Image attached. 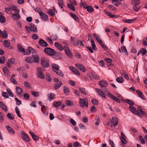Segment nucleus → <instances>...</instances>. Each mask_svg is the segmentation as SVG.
Segmentation results:
<instances>
[{
	"instance_id": "72a5a7b5",
	"label": "nucleus",
	"mask_w": 147,
	"mask_h": 147,
	"mask_svg": "<svg viewBox=\"0 0 147 147\" xmlns=\"http://www.w3.org/2000/svg\"><path fill=\"white\" fill-rule=\"evenodd\" d=\"M18 48L19 51L22 53H24L25 52V49L22 47L20 44H18L17 46Z\"/></svg>"
},
{
	"instance_id": "f8f14e48",
	"label": "nucleus",
	"mask_w": 147,
	"mask_h": 147,
	"mask_svg": "<svg viewBox=\"0 0 147 147\" xmlns=\"http://www.w3.org/2000/svg\"><path fill=\"white\" fill-rule=\"evenodd\" d=\"M137 112V113H136V115H137L138 116H140L142 115H147L143 111L142 108L140 107L138 108Z\"/></svg>"
},
{
	"instance_id": "5701e85b",
	"label": "nucleus",
	"mask_w": 147,
	"mask_h": 147,
	"mask_svg": "<svg viewBox=\"0 0 147 147\" xmlns=\"http://www.w3.org/2000/svg\"><path fill=\"white\" fill-rule=\"evenodd\" d=\"M55 46L56 48L60 51H61L63 49V48L62 46L61 45L57 42H55Z\"/></svg>"
},
{
	"instance_id": "473e14b6",
	"label": "nucleus",
	"mask_w": 147,
	"mask_h": 147,
	"mask_svg": "<svg viewBox=\"0 0 147 147\" xmlns=\"http://www.w3.org/2000/svg\"><path fill=\"white\" fill-rule=\"evenodd\" d=\"M3 70L5 75L7 77L9 76L8 70L7 67H4L3 68Z\"/></svg>"
},
{
	"instance_id": "f257e3e1",
	"label": "nucleus",
	"mask_w": 147,
	"mask_h": 147,
	"mask_svg": "<svg viewBox=\"0 0 147 147\" xmlns=\"http://www.w3.org/2000/svg\"><path fill=\"white\" fill-rule=\"evenodd\" d=\"M41 64L43 67L47 68L49 66V61L47 58L43 57L41 58Z\"/></svg>"
},
{
	"instance_id": "e433bc0d",
	"label": "nucleus",
	"mask_w": 147,
	"mask_h": 147,
	"mask_svg": "<svg viewBox=\"0 0 147 147\" xmlns=\"http://www.w3.org/2000/svg\"><path fill=\"white\" fill-rule=\"evenodd\" d=\"M136 19H126L123 20V21L125 22L128 23H131L136 20Z\"/></svg>"
},
{
	"instance_id": "13d9d810",
	"label": "nucleus",
	"mask_w": 147,
	"mask_h": 147,
	"mask_svg": "<svg viewBox=\"0 0 147 147\" xmlns=\"http://www.w3.org/2000/svg\"><path fill=\"white\" fill-rule=\"evenodd\" d=\"M63 91L64 93L66 94H67L69 93V89L65 86H64L63 88Z\"/></svg>"
},
{
	"instance_id": "ddd939ff",
	"label": "nucleus",
	"mask_w": 147,
	"mask_h": 147,
	"mask_svg": "<svg viewBox=\"0 0 147 147\" xmlns=\"http://www.w3.org/2000/svg\"><path fill=\"white\" fill-rule=\"evenodd\" d=\"M18 13H16L12 14L11 15V18L14 20H17L21 18L20 15Z\"/></svg>"
},
{
	"instance_id": "f3484780",
	"label": "nucleus",
	"mask_w": 147,
	"mask_h": 147,
	"mask_svg": "<svg viewBox=\"0 0 147 147\" xmlns=\"http://www.w3.org/2000/svg\"><path fill=\"white\" fill-rule=\"evenodd\" d=\"M38 44L40 46L44 47H46L48 46L47 43L42 39H41L39 40Z\"/></svg>"
},
{
	"instance_id": "4d7b16f0",
	"label": "nucleus",
	"mask_w": 147,
	"mask_h": 147,
	"mask_svg": "<svg viewBox=\"0 0 147 147\" xmlns=\"http://www.w3.org/2000/svg\"><path fill=\"white\" fill-rule=\"evenodd\" d=\"M126 139L122 137H120L121 142L123 144H125L127 143V142L126 140Z\"/></svg>"
},
{
	"instance_id": "20e7f679",
	"label": "nucleus",
	"mask_w": 147,
	"mask_h": 147,
	"mask_svg": "<svg viewBox=\"0 0 147 147\" xmlns=\"http://www.w3.org/2000/svg\"><path fill=\"white\" fill-rule=\"evenodd\" d=\"M38 73L37 74V76L38 77L44 79L45 78V76L44 74L42 72V69L41 68L39 67L37 68V69Z\"/></svg>"
},
{
	"instance_id": "de8ad7c7",
	"label": "nucleus",
	"mask_w": 147,
	"mask_h": 147,
	"mask_svg": "<svg viewBox=\"0 0 147 147\" xmlns=\"http://www.w3.org/2000/svg\"><path fill=\"white\" fill-rule=\"evenodd\" d=\"M28 48L30 49L31 50V52H32V55H35V54H37V51L31 47H28Z\"/></svg>"
},
{
	"instance_id": "79ce46f5",
	"label": "nucleus",
	"mask_w": 147,
	"mask_h": 147,
	"mask_svg": "<svg viewBox=\"0 0 147 147\" xmlns=\"http://www.w3.org/2000/svg\"><path fill=\"white\" fill-rule=\"evenodd\" d=\"M65 103L67 105L69 106H73L74 105L73 102L72 101L69 100H66Z\"/></svg>"
},
{
	"instance_id": "a18cd8bd",
	"label": "nucleus",
	"mask_w": 147,
	"mask_h": 147,
	"mask_svg": "<svg viewBox=\"0 0 147 147\" xmlns=\"http://www.w3.org/2000/svg\"><path fill=\"white\" fill-rule=\"evenodd\" d=\"M46 80L49 82H51V78L50 75L49 74L47 73L46 74Z\"/></svg>"
},
{
	"instance_id": "393cba45",
	"label": "nucleus",
	"mask_w": 147,
	"mask_h": 147,
	"mask_svg": "<svg viewBox=\"0 0 147 147\" xmlns=\"http://www.w3.org/2000/svg\"><path fill=\"white\" fill-rule=\"evenodd\" d=\"M25 61L28 63H33V57H28L25 59Z\"/></svg>"
},
{
	"instance_id": "2eb2a0df",
	"label": "nucleus",
	"mask_w": 147,
	"mask_h": 147,
	"mask_svg": "<svg viewBox=\"0 0 147 147\" xmlns=\"http://www.w3.org/2000/svg\"><path fill=\"white\" fill-rule=\"evenodd\" d=\"M112 123L114 125V127L117 126L118 124V120L117 118L115 117H113L111 120Z\"/></svg>"
},
{
	"instance_id": "f704fd0d",
	"label": "nucleus",
	"mask_w": 147,
	"mask_h": 147,
	"mask_svg": "<svg viewBox=\"0 0 147 147\" xmlns=\"http://www.w3.org/2000/svg\"><path fill=\"white\" fill-rule=\"evenodd\" d=\"M6 127L9 133H11L12 134H13L14 133L15 131L9 126H6Z\"/></svg>"
},
{
	"instance_id": "0e129e2a",
	"label": "nucleus",
	"mask_w": 147,
	"mask_h": 147,
	"mask_svg": "<svg viewBox=\"0 0 147 147\" xmlns=\"http://www.w3.org/2000/svg\"><path fill=\"white\" fill-rule=\"evenodd\" d=\"M15 60L13 58H11V59H9L7 62L8 63L10 64H13Z\"/></svg>"
},
{
	"instance_id": "a878e982",
	"label": "nucleus",
	"mask_w": 147,
	"mask_h": 147,
	"mask_svg": "<svg viewBox=\"0 0 147 147\" xmlns=\"http://www.w3.org/2000/svg\"><path fill=\"white\" fill-rule=\"evenodd\" d=\"M96 90L101 96L105 98H106V97L105 95L100 89L96 88Z\"/></svg>"
},
{
	"instance_id": "f03ea898",
	"label": "nucleus",
	"mask_w": 147,
	"mask_h": 147,
	"mask_svg": "<svg viewBox=\"0 0 147 147\" xmlns=\"http://www.w3.org/2000/svg\"><path fill=\"white\" fill-rule=\"evenodd\" d=\"M79 105L80 107H83L85 106L88 107V102L87 99L85 98L84 99H80Z\"/></svg>"
},
{
	"instance_id": "3c124183",
	"label": "nucleus",
	"mask_w": 147,
	"mask_h": 147,
	"mask_svg": "<svg viewBox=\"0 0 147 147\" xmlns=\"http://www.w3.org/2000/svg\"><path fill=\"white\" fill-rule=\"evenodd\" d=\"M48 14L52 17H54L55 16V13L54 10L52 9H49Z\"/></svg>"
},
{
	"instance_id": "49530a36",
	"label": "nucleus",
	"mask_w": 147,
	"mask_h": 147,
	"mask_svg": "<svg viewBox=\"0 0 147 147\" xmlns=\"http://www.w3.org/2000/svg\"><path fill=\"white\" fill-rule=\"evenodd\" d=\"M58 5L61 8H63L64 3L63 0H58Z\"/></svg>"
},
{
	"instance_id": "5fc2aeb1",
	"label": "nucleus",
	"mask_w": 147,
	"mask_h": 147,
	"mask_svg": "<svg viewBox=\"0 0 147 147\" xmlns=\"http://www.w3.org/2000/svg\"><path fill=\"white\" fill-rule=\"evenodd\" d=\"M139 138L140 141L142 144H143L145 143V142L144 140L143 137L141 136H139Z\"/></svg>"
},
{
	"instance_id": "a211bd4d",
	"label": "nucleus",
	"mask_w": 147,
	"mask_h": 147,
	"mask_svg": "<svg viewBox=\"0 0 147 147\" xmlns=\"http://www.w3.org/2000/svg\"><path fill=\"white\" fill-rule=\"evenodd\" d=\"M9 7L11 10H16V12H17L18 13H19V10L18 9H17V7L15 5H9Z\"/></svg>"
},
{
	"instance_id": "c9c22d12",
	"label": "nucleus",
	"mask_w": 147,
	"mask_h": 147,
	"mask_svg": "<svg viewBox=\"0 0 147 147\" xmlns=\"http://www.w3.org/2000/svg\"><path fill=\"white\" fill-rule=\"evenodd\" d=\"M112 3L113 5L118 6L119 5H121V3H120L119 1L116 0H113L112 1Z\"/></svg>"
},
{
	"instance_id": "680f3d73",
	"label": "nucleus",
	"mask_w": 147,
	"mask_h": 147,
	"mask_svg": "<svg viewBox=\"0 0 147 147\" xmlns=\"http://www.w3.org/2000/svg\"><path fill=\"white\" fill-rule=\"evenodd\" d=\"M24 85L25 87L30 88H31V86L30 84L27 81H25L24 83Z\"/></svg>"
},
{
	"instance_id": "7ed1b4c3",
	"label": "nucleus",
	"mask_w": 147,
	"mask_h": 147,
	"mask_svg": "<svg viewBox=\"0 0 147 147\" xmlns=\"http://www.w3.org/2000/svg\"><path fill=\"white\" fill-rule=\"evenodd\" d=\"M44 51L45 53L50 56L53 55L55 53V51L54 50L51 48L48 47L45 48Z\"/></svg>"
},
{
	"instance_id": "423d86ee",
	"label": "nucleus",
	"mask_w": 147,
	"mask_h": 147,
	"mask_svg": "<svg viewBox=\"0 0 147 147\" xmlns=\"http://www.w3.org/2000/svg\"><path fill=\"white\" fill-rule=\"evenodd\" d=\"M98 84L102 89L103 88H105L108 85V83L105 80H102L98 82Z\"/></svg>"
},
{
	"instance_id": "dca6fc26",
	"label": "nucleus",
	"mask_w": 147,
	"mask_h": 147,
	"mask_svg": "<svg viewBox=\"0 0 147 147\" xmlns=\"http://www.w3.org/2000/svg\"><path fill=\"white\" fill-rule=\"evenodd\" d=\"M30 27L32 29V31L34 32H36L37 31V28L36 26L32 23H30L29 24Z\"/></svg>"
},
{
	"instance_id": "bb28decb",
	"label": "nucleus",
	"mask_w": 147,
	"mask_h": 147,
	"mask_svg": "<svg viewBox=\"0 0 147 147\" xmlns=\"http://www.w3.org/2000/svg\"><path fill=\"white\" fill-rule=\"evenodd\" d=\"M5 21V19L4 16L2 15L1 12H0V22L1 23H4Z\"/></svg>"
},
{
	"instance_id": "6e6d98bb",
	"label": "nucleus",
	"mask_w": 147,
	"mask_h": 147,
	"mask_svg": "<svg viewBox=\"0 0 147 147\" xmlns=\"http://www.w3.org/2000/svg\"><path fill=\"white\" fill-rule=\"evenodd\" d=\"M122 51L123 53L125 52L127 55H128V53L127 52V49L125 46H124L122 47L121 48Z\"/></svg>"
},
{
	"instance_id": "6ab92c4d",
	"label": "nucleus",
	"mask_w": 147,
	"mask_h": 147,
	"mask_svg": "<svg viewBox=\"0 0 147 147\" xmlns=\"http://www.w3.org/2000/svg\"><path fill=\"white\" fill-rule=\"evenodd\" d=\"M55 95L52 93H51L47 95L48 100L49 101H51L55 98Z\"/></svg>"
},
{
	"instance_id": "864d4df0",
	"label": "nucleus",
	"mask_w": 147,
	"mask_h": 147,
	"mask_svg": "<svg viewBox=\"0 0 147 147\" xmlns=\"http://www.w3.org/2000/svg\"><path fill=\"white\" fill-rule=\"evenodd\" d=\"M17 94L19 95H20L21 93L22 90V89L19 87H17L16 88Z\"/></svg>"
},
{
	"instance_id": "9d476101",
	"label": "nucleus",
	"mask_w": 147,
	"mask_h": 147,
	"mask_svg": "<svg viewBox=\"0 0 147 147\" xmlns=\"http://www.w3.org/2000/svg\"><path fill=\"white\" fill-rule=\"evenodd\" d=\"M32 57H33V63H38L39 62L40 58L39 55L37 54H35L33 55H32Z\"/></svg>"
},
{
	"instance_id": "e2e57ef3",
	"label": "nucleus",
	"mask_w": 147,
	"mask_h": 147,
	"mask_svg": "<svg viewBox=\"0 0 147 147\" xmlns=\"http://www.w3.org/2000/svg\"><path fill=\"white\" fill-rule=\"evenodd\" d=\"M32 94L35 97H37L39 96V93L38 92L31 91Z\"/></svg>"
},
{
	"instance_id": "a19ab883",
	"label": "nucleus",
	"mask_w": 147,
	"mask_h": 147,
	"mask_svg": "<svg viewBox=\"0 0 147 147\" xmlns=\"http://www.w3.org/2000/svg\"><path fill=\"white\" fill-rule=\"evenodd\" d=\"M91 44L92 46L93 49L94 50H97V48L93 40L91 39Z\"/></svg>"
},
{
	"instance_id": "c85d7f7f",
	"label": "nucleus",
	"mask_w": 147,
	"mask_h": 147,
	"mask_svg": "<svg viewBox=\"0 0 147 147\" xmlns=\"http://www.w3.org/2000/svg\"><path fill=\"white\" fill-rule=\"evenodd\" d=\"M61 101L54 102L53 103V105L55 107H57L61 105Z\"/></svg>"
},
{
	"instance_id": "4c0bfd02",
	"label": "nucleus",
	"mask_w": 147,
	"mask_h": 147,
	"mask_svg": "<svg viewBox=\"0 0 147 147\" xmlns=\"http://www.w3.org/2000/svg\"><path fill=\"white\" fill-rule=\"evenodd\" d=\"M125 102L131 106H132L134 104V102L132 100L129 99H125Z\"/></svg>"
},
{
	"instance_id": "6e6552de",
	"label": "nucleus",
	"mask_w": 147,
	"mask_h": 147,
	"mask_svg": "<svg viewBox=\"0 0 147 147\" xmlns=\"http://www.w3.org/2000/svg\"><path fill=\"white\" fill-rule=\"evenodd\" d=\"M20 133L22 138H23L27 142L29 141L30 139L29 138L26 134L23 131H21Z\"/></svg>"
},
{
	"instance_id": "9b49d317",
	"label": "nucleus",
	"mask_w": 147,
	"mask_h": 147,
	"mask_svg": "<svg viewBox=\"0 0 147 147\" xmlns=\"http://www.w3.org/2000/svg\"><path fill=\"white\" fill-rule=\"evenodd\" d=\"M39 15L40 16L41 19L44 21H46L48 20V16L42 12L39 13Z\"/></svg>"
},
{
	"instance_id": "052dcab7",
	"label": "nucleus",
	"mask_w": 147,
	"mask_h": 147,
	"mask_svg": "<svg viewBox=\"0 0 147 147\" xmlns=\"http://www.w3.org/2000/svg\"><path fill=\"white\" fill-rule=\"evenodd\" d=\"M68 7L72 11H75V9L74 6L70 4H68L67 5Z\"/></svg>"
},
{
	"instance_id": "2f4dec72",
	"label": "nucleus",
	"mask_w": 147,
	"mask_h": 147,
	"mask_svg": "<svg viewBox=\"0 0 147 147\" xmlns=\"http://www.w3.org/2000/svg\"><path fill=\"white\" fill-rule=\"evenodd\" d=\"M0 107H1L2 109L4 111H7V107L5 105H4L2 102H0Z\"/></svg>"
},
{
	"instance_id": "338daca9",
	"label": "nucleus",
	"mask_w": 147,
	"mask_h": 147,
	"mask_svg": "<svg viewBox=\"0 0 147 147\" xmlns=\"http://www.w3.org/2000/svg\"><path fill=\"white\" fill-rule=\"evenodd\" d=\"M140 7L138 5H133V8L135 11H138Z\"/></svg>"
},
{
	"instance_id": "39448f33",
	"label": "nucleus",
	"mask_w": 147,
	"mask_h": 147,
	"mask_svg": "<svg viewBox=\"0 0 147 147\" xmlns=\"http://www.w3.org/2000/svg\"><path fill=\"white\" fill-rule=\"evenodd\" d=\"M76 67L78 69L81 70L83 72L85 73L86 71V69L82 64L79 63H76L75 65Z\"/></svg>"
},
{
	"instance_id": "774afa93",
	"label": "nucleus",
	"mask_w": 147,
	"mask_h": 147,
	"mask_svg": "<svg viewBox=\"0 0 147 147\" xmlns=\"http://www.w3.org/2000/svg\"><path fill=\"white\" fill-rule=\"evenodd\" d=\"M121 76L124 77L126 79L128 80L129 79V77L127 74H125L124 72L121 73Z\"/></svg>"
},
{
	"instance_id": "0eeeda50",
	"label": "nucleus",
	"mask_w": 147,
	"mask_h": 147,
	"mask_svg": "<svg viewBox=\"0 0 147 147\" xmlns=\"http://www.w3.org/2000/svg\"><path fill=\"white\" fill-rule=\"evenodd\" d=\"M64 48L65 54L70 58H72V55L70 50L67 47L65 46H64Z\"/></svg>"
},
{
	"instance_id": "09e8293b",
	"label": "nucleus",
	"mask_w": 147,
	"mask_h": 147,
	"mask_svg": "<svg viewBox=\"0 0 147 147\" xmlns=\"http://www.w3.org/2000/svg\"><path fill=\"white\" fill-rule=\"evenodd\" d=\"M7 116L8 118L10 120H13L14 119V117L12 113H8L7 115Z\"/></svg>"
},
{
	"instance_id": "c03bdc74",
	"label": "nucleus",
	"mask_w": 147,
	"mask_h": 147,
	"mask_svg": "<svg viewBox=\"0 0 147 147\" xmlns=\"http://www.w3.org/2000/svg\"><path fill=\"white\" fill-rule=\"evenodd\" d=\"M79 89L80 91L81 92L82 94L84 95H86V92L84 88L79 87Z\"/></svg>"
},
{
	"instance_id": "412c9836",
	"label": "nucleus",
	"mask_w": 147,
	"mask_h": 147,
	"mask_svg": "<svg viewBox=\"0 0 147 147\" xmlns=\"http://www.w3.org/2000/svg\"><path fill=\"white\" fill-rule=\"evenodd\" d=\"M129 109L132 113L135 115H136V113H137L136 109L133 106L130 105L129 107Z\"/></svg>"
},
{
	"instance_id": "37998d69",
	"label": "nucleus",
	"mask_w": 147,
	"mask_h": 147,
	"mask_svg": "<svg viewBox=\"0 0 147 147\" xmlns=\"http://www.w3.org/2000/svg\"><path fill=\"white\" fill-rule=\"evenodd\" d=\"M116 81L119 83H122L124 82V80L122 77H119L116 78Z\"/></svg>"
},
{
	"instance_id": "bf43d9fd",
	"label": "nucleus",
	"mask_w": 147,
	"mask_h": 147,
	"mask_svg": "<svg viewBox=\"0 0 147 147\" xmlns=\"http://www.w3.org/2000/svg\"><path fill=\"white\" fill-rule=\"evenodd\" d=\"M7 93L9 94V95L10 96H11V97H13V96H14L13 95L10 89H9V88L7 89Z\"/></svg>"
},
{
	"instance_id": "1a4fd4ad",
	"label": "nucleus",
	"mask_w": 147,
	"mask_h": 147,
	"mask_svg": "<svg viewBox=\"0 0 147 147\" xmlns=\"http://www.w3.org/2000/svg\"><path fill=\"white\" fill-rule=\"evenodd\" d=\"M70 41H71L72 44L74 45L78 46L79 43V40L72 37L71 38Z\"/></svg>"
},
{
	"instance_id": "58836bf2",
	"label": "nucleus",
	"mask_w": 147,
	"mask_h": 147,
	"mask_svg": "<svg viewBox=\"0 0 147 147\" xmlns=\"http://www.w3.org/2000/svg\"><path fill=\"white\" fill-rule=\"evenodd\" d=\"M52 69L54 71L56 72V71H56L58 70L59 69V66L57 64H53L52 65Z\"/></svg>"
},
{
	"instance_id": "69168bd1",
	"label": "nucleus",
	"mask_w": 147,
	"mask_h": 147,
	"mask_svg": "<svg viewBox=\"0 0 147 147\" xmlns=\"http://www.w3.org/2000/svg\"><path fill=\"white\" fill-rule=\"evenodd\" d=\"M92 103L94 105H97L98 104V101L97 100L95 99H93L91 100Z\"/></svg>"
},
{
	"instance_id": "603ef678",
	"label": "nucleus",
	"mask_w": 147,
	"mask_h": 147,
	"mask_svg": "<svg viewBox=\"0 0 147 147\" xmlns=\"http://www.w3.org/2000/svg\"><path fill=\"white\" fill-rule=\"evenodd\" d=\"M3 43L4 44V46L5 47L8 48L9 47L10 43L8 40H4Z\"/></svg>"
},
{
	"instance_id": "ea45409f",
	"label": "nucleus",
	"mask_w": 147,
	"mask_h": 147,
	"mask_svg": "<svg viewBox=\"0 0 147 147\" xmlns=\"http://www.w3.org/2000/svg\"><path fill=\"white\" fill-rule=\"evenodd\" d=\"M1 34L2 35V37L3 38H6L7 37V34L6 32V31L5 30L3 31Z\"/></svg>"
},
{
	"instance_id": "8fccbe9b",
	"label": "nucleus",
	"mask_w": 147,
	"mask_h": 147,
	"mask_svg": "<svg viewBox=\"0 0 147 147\" xmlns=\"http://www.w3.org/2000/svg\"><path fill=\"white\" fill-rule=\"evenodd\" d=\"M56 72L57 75L61 77H63L64 76V74L63 72L59 70H58Z\"/></svg>"
},
{
	"instance_id": "cd10ccee",
	"label": "nucleus",
	"mask_w": 147,
	"mask_h": 147,
	"mask_svg": "<svg viewBox=\"0 0 147 147\" xmlns=\"http://www.w3.org/2000/svg\"><path fill=\"white\" fill-rule=\"evenodd\" d=\"M93 78L95 79H99L100 78L99 76L97 75L93 71H92L91 72Z\"/></svg>"
},
{
	"instance_id": "aec40b11",
	"label": "nucleus",
	"mask_w": 147,
	"mask_h": 147,
	"mask_svg": "<svg viewBox=\"0 0 147 147\" xmlns=\"http://www.w3.org/2000/svg\"><path fill=\"white\" fill-rule=\"evenodd\" d=\"M108 92V95L113 100H114L116 102L118 103L120 102V101L116 97H115V96H114L112 94L110 93H109L108 92Z\"/></svg>"
},
{
	"instance_id": "b1692460",
	"label": "nucleus",
	"mask_w": 147,
	"mask_h": 147,
	"mask_svg": "<svg viewBox=\"0 0 147 147\" xmlns=\"http://www.w3.org/2000/svg\"><path fill=\"white\" fill-rule=\"evenodd\" d=\"M62 84V82L61 81H59L54 84V88L55 90L61 87Z\"/></svg>"
},
{
	"instance_id": "c756f323",
	"label": "nucleus",
	"mask_w": 147,
	"mask_h": 147,
	"mask_svg": "<svg viewBox=\"0 0 147 147\" xmlns=\"http://www.w3.org/2000/svg\"><path fill=\"white\" fill-rule=\"evenodd\" d=\"M70 15L76 21L79 22V20L78 18L77 17V16L74 13H70Z\"/></svg>"
},
{
	"instance_id": "4468645a",
	"label": "nucleus",
	"mask_w": 147,
	"mask_h": 147,
	"mask_svg": "<svg viewBox=\"0 0 147 147\" xmlns=\"http://www.w3.org/2000/svg\"><path fill=\"white\" fill-rule=\"evenodd\" d=\"M136 93L137 94L138 96L142 99L145 100V96L143 93L139 90H136Z\"/></svg>"
},
{
	"instance_id": "4be33fe9",
	"label": "nucleus",
	"mask_w": 147,
	"mask_h": 147,
	"mask_svg": "<svg viewBox=\"0 0 147 147\" xmlns=\"http://www.w3.org/2000/svg\"><path fill=\"white\" fill-rule=\"evenodd\" d=\"M93 35L94 37L95 38L96 40L98 42L100 43H102V41L101 39L100 38V36L95 33H94L93 34Z\"/></svg>"
},
{
	"instance_id": "7c9ffc66",
	"label": "nucleus",
	"mask_w": 147,
	"mask_h": 147,
	"mask_svg": "<svg viewBox=\"0 0 147 147\" xmlns=\"http://www.w3.org/2000/svg\"><path fill=\"white\" fill-rule=\"evenodd\" d=\"M140 3L139 0H132L131 1V4L133 5H138Z\"/></svg>"
}]
</instances>
